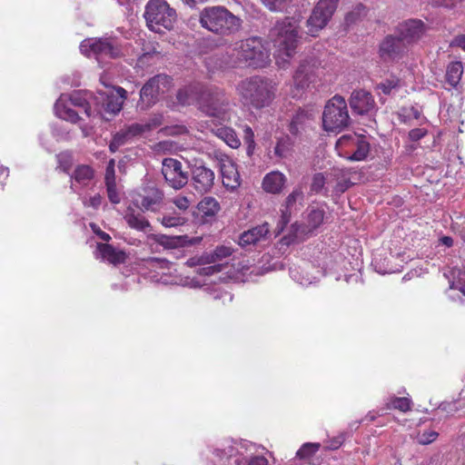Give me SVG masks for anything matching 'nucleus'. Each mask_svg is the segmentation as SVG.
Instances as JSON below:
<instances>
[{"instance_id": "nucleus-1", "label": "nucleus", "mask_w": 465, "mask_h": 465, "mask_svg": "<svg viewBox=\"0 0 465 465\" xmlns=\"http://www.w3.org/2000/svg\"><path fill=\"white\" fill-rule=\"evenodd\" d=\"M236 93L243 105L261 110L269 107L275 99L277 84L270 78L254 75L240 81Z\"/></svg>"}, {"instance_id": "nucleus-2", "label": "nucleus", "mask_w": 465, "mask_h": 465, "mask_svg": "<svg viewBox=\"0 0 465 465\" xmlns=\"http://www.w3.org/2000/svg\"><path fill=\"white\" fill-rule=\"evenodd\" d=\"M201 26L220 36H232L242 28V20L223 5L204 7L199 15Z\"/></svg>"}, {"instance_id": "nucleus-3", "label": "nucleus", "mask_w": 465, "mask_h": 465, "mask_svg": "<svg viewBox=\"0 0 465 465\" xmlns=\"http://www.w3.org/2000/svg\"><path fill=\"white\" fill-rule=\"evenodd\" d=\"M269 57L262 38L257 36L236 43L230 53L231 63L235 67L262 68L268 64Z\"/></svg>"}, {"instance_id": "nucleus-4", "label": "nucleus", "mask_w": 465, "mask_h": 465, "mask_svg": "<svg viewBox=\"0 0 465 465\" xmlns=\"http://www.w3.org/2000/svg\"><path fill=\"white\" fill-rule=\"evenodd\" d=\"M299 21L294 17H284L277 21L270 30V38L279 55L292 56L299 42Z\"/></svg>"}, {"instance_id": "nucleus-5", "label": "nucleus", "mask_w": 465, "mask_h": 465, "mask_svg": "<svg viewBox=\"0 0 465 465\" xmlns=\"http://www.w3.org/2000/svg\"><path fill=\"white\" fill-rule=\"evenodd\" d=\"M197 106L209 117L223 122L229 120V100L224 91L217 86L203 84Z\"/></svg>"}, {"instance_id": "nucleus-6", "label": "nucleus", "mask_w": 465, "mask_h": 465, "mask_svg": "<svg viewBox=\"0 0 465 465\" xmlns=\"http://www.w3.org/2000/svg\"><path fill=\"white\" fill-rule=\"evenodd\" d=\"M148 27L156 33L163 29L171 30L176 20V12L165 0H150L144 12Z\"/></svg>"}, {"instance_id": "nucleus-7", "label": "nucleus", "mask_w": 465, "mask_h": 465, "mask_svg": "<svg viewBox=\"0 0 465 465\" xmlns=\"http://www.w3.org/2000/svg\"><path fill=\"white\" fill-rule=\"evenodd\" d=\"M350 116L345 99L334 95L328 101L322 114V125L328 132H341L349 125Z\"/></svg>"}, {"instance_id": "nucleus-8", "label": "nucleus", "mask_w": 465, "mask_h": 465, "mask_svg": "<svg viewBox=\"0 0 465 465\" xmlns=\"http://www.w3.org/2000/svg\"><path fill=\"white\" fill-rule=\"evenodd\" d=\"M80 50L84 55L94 56L98 62L104 58L115 59L124 54L113 38H88L80 45Z\"/></svg>"}, {"instance_id": "nucleus-9", "label": "nucleus", "mask_w": 465, "mask_h": 465, "mask_svg": "<svg viewBox=\"0 0 465 465\" xmlns=\"http://www.w3.org/2000/svg\"><path fill=\"white\" fill-rule=\"evenodd\" d=\"M172 77L165 74H159L151 77L140 91L139 105L142 109H148L158 101L160 93H163L172 85Z\"/></svg>"}, {"instance_id": "nucleus-10", "label": "nucleus", "mask_w": 465, "mask_h": 465, "mask_svg": "<svg viewBox=\"0 0 465 465\" xmlns=\"http://www.w3.org/2000/svg\"><path fill=\"white\" fill-rule=\"evenodd\" d=\"M336 8L335 0H320L307 20L308 34L315 36L327 25Z\"/></svg>"}, {"instance_id": "nucleus-11", "label": "nucleus", "mask_w": 465, "mask_h": 465, "mask_svg": "<svg viewBox=\"0 0 465 465\" xmlns=\"http://www.w3.org/2000/svg\"><path fill=\"white\" fill-rule=\"evenodd\" d=\"M409 49L407 44L395 33L381 42L379 55L383 62H398L408 54Z\"/></svg>"}, {"instance_id": "nucleus-12", "label": "nucleus", "mask_w": 465, "mask_h": 465, "mask_svg": "<svg viewBox=\"0 0 465 465\" xmlns=\"http://www.w3.org/2000/svg\"><path fill=\"white\" fill-rule=\"evenodd\" d=\"M162 173L165 183L174 190L182 189L189 180L188 173L182 169V163L173 158H164L163 160Z\"/></svg>"}, {"instance_id": "nucleus-13", "label": "nucleus", "mask_w": 465, "mask_h": 465, "mask_svg": "<svg viewBox=\"0 0 465 465\" xmlns=\"http://www.w3.org/2000/svg\"><path fill=\"white\" fill-rule=\"evenodd\" d=\"M316 64L312 59L302 61L293 75V96H300L315 81Z\"/></svg>"}, {"instance_id": "nucleus-14", "label": "nucleus", "mask_w": 465, "mask_h": 465, "mask_svg": "<svg viewBox=\"0 0 465 465\" xmlns=\"http://www.w3.org/2000/svg\"><path fill=\"white\" fill-rule=\"evenodd\" d=\"M164 193L155 186L143 188L142 193L133 198V203L142 212H157L163 203Z\"/></svg>"}, {"instance_id": "nucleus-15", "label": "nucleus", "mask_w": 465, "mask_h": 465, "mask_svg": "<svg viewBox=\"0 0 465 465\" xmlns=\"http://www.w3.org/2000/svg\"><path fill=\"white\" fill-rule=\"evenodd\" d=\"M337 143L341 146L355 148L351 154L346 156L350 161H363L370 152V143L365 136L357 134L342 135Z\"/></svg>"}, {"instance_id": "nucleus-16", "label": "nucleus", "mask_w": 465, "mask_h": 465, "mask_svg": "<svg viewBox=\"0 0 465 465\" xmlns=\"http://www.w3.org/2000/svg\"><path fill=\"white\" fill-rule=\"evenodd\" d=\"M214 172L204 165H195L192 169L191 183L199 194L211 192L214 185Z\"/></svg>"}, {"instance_id": "nucleus-17", "label": "nucleus", "mask_w": 465, "mask_h": 465, "mask_svg": "<svg viewBox=\"0 0 465 465\" xmlns=\"http://www.w3.org/2000/svg\"><path fill=\"white\" fill-rule=\"evenodd\" d=\"M426 30V25L421 20L411 19L400 24L395 33L410 47L425 35Z\"/></svg>"}, {"instance_id": "nucleus-18", "label": "nucleus", "mask_w": 465, "mask_h": 465, "mask_svg": "<svg viewBox=\"0 0 465 465\" xmlns=\"http://www.w3.org/2000/svg\"><path fill=\"white\" fill-rule=\"evenodd\" d=\"M211 462L213 465H241L242 454L232 442L213 448Z\"/></svg>"}, {"instance_id": "nucleus-19", "label": "nucleus", "mask_w": 465, "mask_h": 465, "mask_svg": "<svg viewBox=\"0 0 465 465\" xmlns=\"http://www.w3.org/2000/svg\"><path fill=\"white\" fill-rule=\"evenodd\" d=\"M304 193L301 187L294 188L292 192L286 197L284 204L281 209V218L278 223L280 231L290 223L292 214L298 212L302 206Z\"/></svg>"}, {"instance_id": "nucleus-20", "label": "nucleus", "mask_w": 465, "mask_h": 465, "mask_svg": "<svg viewBox=\"0 0 465 465\" xmlns=\"http://www.w3.org/2000/svg\"><path fill=\"white\" fill-rule=\"evenodd\" d=\"M351 110L358 114H366L375 107V101L370 92L354 90L349 100Z\"/></svg>"}, {"instance_id": "nucleus-21", "label": "nucleus", "mask_w": 465, "mask_h": 465, "mask_svg": "<svg viewBox=\"0 0 465 465\" xmlns=\"http://www.w3.org/2000/svg\"><path fill=\"white\" fill-rule=\"evenodd\" d=\"M223 183L225 187L234 190L241 185V176L236 164L231 160H223L221 163Z\"/></svg>"}, {"instance_id": "nucleus-22", "label": "nucleus", "mask_w": 465, "mask_h": 465, "mask_svg": "<svg viewBox=\"0 0 465 465\" xmlns=\"http://www.w3.org/2000/svg\"><path fill=\"white\" fill-rule=\"evenodd\" d=\"M269 225L267 223L253 227L246 232H243L239 237V245L247 248L255 245L260 241L265 239L269 234Z\"/></svg>"}, {"instance_id": "nucleus-23", "label": "nucleus", "mask_w": 465, "mask_h": 465, "mask_svg": "<svg viewBox=\"0 0 465 465\" xmlns=\"http://www.w3.org/2000/svg\"><path fill=\"white\" fill-rule=\"evenodd\" d=\"M152 239L164 249H177L189 244L192 241L187 235L170 236L163 233L153 234Z\"/></svg>"}, {"instance_id": "nucleus-24", "label": "nucleus", "mask_w": 465, "mask_h": 465, "mask_svg": "<svg viewBox=\"0 0 465 465\" xmlns=\"http://www.w3.org/2000/svg\"><path fill=\"white\" fill-rule=\"evenodd\" d=\"M97 250L103 260L114 265L125 262L127 258L124 251L118 250L109 243H97Z\"/></svg>"}, {"instance_id": "nucleus-25", "label": "nucleus", "mask_w": 465, "mask_h": 465, "mask_svg": "<svg viewBox=\"0 0 465 465\" xmlns=\"http://www.w3.org/2000/svg\"><path fill=\"white\" fill-rule=\"evenodd\" d=\"M115 94L112 93L107 94L106 100L104 104L105 112L114 115L118 114L122 108L124 100L126 99L127 92L123 87H116Z\"/></svg>"}, {"instance_id": "nucleus-26", "label": "nucleus", "mask_w": 465, "mask_h": 465, "mask_svg": "<svg viewBox=\"0 0 465 465\" xmlns=\"http://www.w3.org/2000/svg\"><path fill=\"white\" fill-rule=\"evenodd\" d=\"M202 84H194L178 90L176 100L182 105H190L193 103H198L200 93L203 89Z\"/></svg>"}, {"instance_id": "nucleus-27", "label": "nucleus", "mask_w": 465, "mask_h": 465, "mask_svg": "<svg viewBox=\"0 0 465 465\" xmlns=\"http://www.w3.org/2000/svg\"><path fill=\"white\" fill-rule=\"evenodd\" d=\"M286 183V177L280 172H271L267 173L262 181V188L270 193H279L282 192Z\"/></svg>"}, {"instance_id": "nucleus-28", "label": "nucleus", "mask_w": 465, "mask_h": 465, "mask_svg": "<svg viewBox=\"0 0 465 465\" xmlns=\"http://www.w3.org/2000/svg\"><path fill=\"white\" fill-rule=\"evenodd\" d=\"M54 111L59 118L69 121L73 124H75L80 120L78 113L73 109V106L67 104L65 94H62L56 101L54 104Z\"/></svg>"}, {"instance_id": "nucleus-29", "label": "nucleus", "mask_w": 465, "mask_h": 465, "mask_svg": "<svg viewBox=\"0 0 465 465\" xmlns=\"http://www.w3.org/2000/svg\"><path fill=\"white\" fill-rule=\"evenodd\" d=\"M212 133L226 143L232 148H238L241 145L235 131L225 125H218L212 129Z\"/></svg>"}, {"instance_id": "nucleus-30", "label": "nucleus", "mask_w": 465, "mask_h": 465, "mask_svg": "<svg viewBox=\"0 0 465 465\" xmlns=\"http://www.w3.org/2000/svg\"><path fill=\"white\" fill-rule=\"evenodd\" d=\"M94 175L95 171L92 166L78 164L71 174V180L83 186H86L94 178Z\"/></svg>"}, {"instance_id": "nucleus-31", "label": "nucleus", "mask_w": 465, "mask_h": 465, "mask_svg": "<svg viewBox=\"0 0 465 465\" xmlns=\"http://www.w3.org/2000/svg\"><path fill=\"white\" fill-rule=\"evenodd\" d=\"M463 74V64L460 61L451 62L446 68L445 79L451 87H457Z\"/></svg>"}, {"instance_id": "nucleus-32", "label": "nucleus", "mask_w": 465, "mask_h": 465, "mask_svg": "<svg viewBox=\"0 0 465 465\" xmlns=\"http://www.w3.org/2000/svg\"><path fill=\"white\" fill-rule=\"evenodd\" d=\"M326 204L310 206L308 209L307 223L311 229L319 228L324 221Z\"/></svg>"}, {"instance_id": "nucleus-33", "label": "nucleus", "mask_w": 465, "mask_h": 465, "mask_svg": "<svg viewBox=\"0 0 465 465\" xmlns=\"http://www.w3.org/2000/svg\"><path fill=\"white\" fill-rule=\"evenodd\" d=\"M124 219L131 228L138 231H145L150 227V223L141 213H136L134 210L129 208Z\"/></svg>"}, {"instance_id": "nucleus-34", "label": "nucleus", "mask_w": 465, "mask_h": 465, "mask_svg": "<svg viewBox=\"0 0 465 465\" xmlns=\"http://www.w3.org/2000/svg\"><path fill=\"white\" fill-rule=\"evenodd\" d=\"M293 144V139L287 134L278 137L274 147V154L279 158H286L291 154Z\"/></svg>"}, {"instance_id": "nucleus-35", "label": "nucleus", "mask_w": 465, "mask_h": 465, "mask_svg": "<svg viewBox=\"0 0 465 465\" xmlns=\"http://www.w3.org/2000/svg\"><path fill=\"white\" fill-rule=\"evenodd\" d=\"M198 209L204 216L213 217L219 212L220 205L213 197H204L198 203Z\"/></svg>"}, {"instance_id": "nucleus-36", "label": "nucleus", "mask_w": 465, "mask_h": 465, "mask_svg": "<svg viewBox=\"0 0 465 465\" xmlns=\"http://www.w3.org/2000/svg\"><path fill=\"white\" fill-rule=\"evenodd\" d=\"M66 103L71 106L82 108L87 116L91 115L89 103L81 93L74 92L70 95H66Z\"/></svg>"}, {"instance_id": "nucleus-37", "label": "nucleus", "mask_w": 465, "mask_h": 465, "mask_svg": "<svg viewBox=\"0 0 465 465\" xmlns=\"http://www.w3.org/2000/svg\"><path fill=\"white\" fill-rule=\"evenodd\" d=\"M232 253V251L230 247L227 246H218L213 251V253L208 254L206 256H203L200 259V262L202 263H212L215 262L217 261H220L223 258L231 256Z\"/></svg>"}, {"instance_id": "nucleus-38", "label": "nucleus", "mask_w": 465, "mask_h": 465, "mask_svg": "<svg viewBox=\"0 0 465 465\" xmlns=\"http://www.w3.org/2000/svg\"><path fill=\"white\" fill-rule=\"evenodd\" d=\"M321 444L316 442H306L296 452V458L309 460L320 450Z\"/></svg>"}, {"instance_id": "nucleus-39", "label": "nucleus", "mask_w": 465, "mask_h": 465, "mask_svg": "<svg viewBox=\"0 0 465 465\" xmlns=\"http://www.w3.org/2000/svg\"><path fill=\"white\" fill-rule=\"evenodd\" d=\"M158 221L167 228L183 225L186 223V219L179 214H165Z\"/></svg>"}, {"instance_id": "nucleus-40", "label": "nucleus", "mask_w": 465, "mask_h": 465, "mask_svg": "<svg viewBox=\"0 0 465 465\" xmlns=\"http://www.w3.org/2000/svg\"><path fill=\"white\" fill-rule=\"evenodd\" d=\"M411 401L407 397H392L389 402V408L406 412L411 410Z\"/></svg>"}, {"instance_id": "nucleus-41", "label": "nucleus", "mask_w": 465, "mask_h": 465, "mask_svg": "<svg viewBox=\"0 0 465 465\" xmlns=\"http://www.w3.org/2000/svg\"><path fill=\"white\" fill-rule=\"evenodd\" d=\"M58 162L57 169H60L65 173H69V171L73 165V156L68 152H62L56 155Z\"/></svg>"}, {"instance_id": "nucleus-42", "label": "nucleus", "mask_w": 465, "mask_h": 465, "mask_svg": "<svg viewBox=\"0 0 465 465\" xmlns=\"http://www.w3.org/2000/svg\"><path fill=\"white\" fill-rule=\"evenodd\" d=\"M400 79L397 77H391L386 79L377 85V88L381 90L384 94H391L392 90L399 88Z\"/></svg>"}, {"instance_id": "nucleus-43", "label": "nucleus", "mask_w": 465, "mask_h": 465, "mask_svg": "<svg viewBox=\"0 0 465 465\" xmlns=\"http://www.w3.org/2000/svg\"><path fill=\"white\" fill-rule=\"evenodd\" d=\"M325 184V177L322 173H315L312 177V184H311V191L318 193H320Z\"/></svg>"}, {"instance_id": "nucleus-44", "label": "nucleus", "mask_w": 465, "mask_h": 465, "mask_svg": "<svg viewBox=\"0 0 465 465\" xmlns=\"http://www.w3.org/2000/svg\"><path fill=\"white\" fill-rule=\"evenodd\" d=\"M163 123V114H153L152 117H150L145 123L144 126L146 128L147 133L151 132L152 130L161 126Z\"/></svg>"}, {"instance_id": "nucleus-45", "label": "nucleus", "mask_w": 465, "mask_h": 465, "mask_svg": "<svg viewBox=\"0 0 465 465\" xmlns=\"http://www.w3.org/2000/svg\"><path fill=\"white\" fill-rule=\"evenodd\" d=\"M125 129L131 138L147 133L144 123H134L127 126Z\"/></svg>"}, {"instance_id": "nucleus-46", "label": "nucleus", "mask_w": 465, "mask_h": 465, "mask_svg": "<svg viewBox=\"0 0 465 465\" xmlns=\"http://www.w3.org/2000/svg\"><path fill=\"white\" fill-rule=\"evenodd\" d=\"M439 434L434 430H425L419 435L418 440L420 444L427 445L433 442Z\"/></svg>"}, {"instance_id": "nucleus-47", "label": "nucleus", "mask_w": 465, "mask_h": 465, "mask_svg": "<svg viewBox=\"0 0 465 465\" xmlns=\"http://www.w3.org/2000/svg\"><path fill=\"white\" fill-rule=\"evenodd\" d=\"M105 186L109 201L114 204L119 203L121 202V197L117 192L116 183L107 184Z\"/></svg>"}, {"instance_id": "nucleus-48", "label": "nucleus", "mask_w": 465, "mask_h": 465, "mask_svg": "<svg viewBox=\"0 0 465 465\" xmlns=\"http://www.w3.org/2000/svg\"><path fill=\"white\" fill-rule=\"evenodd\" d=\"M210 297L214 301L223 300V302H230L232 300V295L230 292L222 290H214L210 294Z\"/></svg>"}, {"instance_id": "nucleus-49", "label": "nucleus", "mask_w": 465, "mask_h": 465, "mask_svg": "<svg viewBox=\"0 0 465 465\" xmlns=\"http://www.w3.org/2000/svg\"><path fill=\"white\" fill-rule=\"evenodd\" d=\"M241 465H268V460L263 456H254L247 460L242 455Z\"/></svg>"}, {"instance_id": "nucleus-50", "label": "nucleus", "mask_w": 465, "mask_h": 465, "mask_svg": "<svg viewBox=\"0 0 465 465\" xmlns=\"http://www.w3.org/2000/svg\"><path fill=\"white\" fill-rule=\"evenodd\" d=\"M159 58L160 57V52L156 51L155 48H153L152 50L144 52L140 57H139V63L142 64H150L151 60L153 58Z\"/></svg>"}, {"instance_id": "nucleus-51", "label": "nucleus", "mask_w": 465, "mask_h": 465, "mask_svg": "<svg viewBox=\"0 0 465 465\" xmlns=\"http://www.w3.org/2000/svg\"><path fill=\"white\" fill-rule=\"evenodd\" d=\"M146 263L149 266L159 267L162 269L168 268L169 262L166 259L158 258V257H150L145 260Z\"/></svg>"}, {"instance_id": "nucleus-52", "label": "nucleus", "mask_w": 465, "mask_h": 465, "mask_svg": "<svg viewBox=\"0 0 465 465\" xmlns=\"http://www.w3.org/2000/svg\"><path fill=\"white\" fill-rule=\"evenodd\" d=\"M222 269V264L209 265L206 267L200 268L198 273L201 275H213L214 273L220 272Z\"/></svg>"}, {"instance_id": "nucleus-53", "label": "nucleus", "mask_w": 465, "mask_h": 465, "mask_svg": "<svg viewBox=\"0 0 465 465\" xmlns=\"http://www.w3.org/2000/svg\"><path fill=\"white\" fill-rule=\"evenodd\" d=\"M309 119V114L304 110H298L297 113L293 115L292 121L300 124V126H304L306 121Z\"/></svg>"}, {"instance_id": "nucleus-54", "label": "nucleus", "mask_w": 465, "mask_h": 465, "mask_svg": "<svg viewBox=\"0 0 465 465\" xmlns=\"http://www.w3.org/2000/svg\"><path fill=\"white\" fill-rule=\"evenodd\" d=\"M173 203L179 210L185 211L189 208L191 201L185 196H177L173 198Z\"/></svg>"}, {"instance_id": "nucleus-55", "label": "nucleus", "mask_w": 465, "mask_h": 465, "mask_svg": "<svg viewBox=\"0 0 465 465\" xmlns=\"http://www.w3.org/2000/svg\"><path fill=\"white\" fill-rule=\"evenodd\" d=\"M428 134L425 128H414L409 132V138L413 142H417Z\"/></svg>"}, {"instance_id": "nucleus-56", "label": "nucleus", "mask_w": 465, "mask_h": 465, "mask_svg": "<svg viewBox=\"0 0 465 465\" xmlns=\"http://www.w3.org/2000/svg\"><path fill=\"white\" fill-rule=\"evenodd\" d=\"M102 196L99 193L92 196L89 200H84V205L88 207H93L94 209H98L102 203Z\"/></svg>"}, {"instance_id": "nucleus-57", "label": "nucleus", "mask_w": 465, "mask_h": 465, "mask_svg": "<svg viewBox=\"0 0 465 465\" xmlns=\"http://www.w3.org/2000/svg\"><path fill=\"white\" fill-rule=\"evenodd\" d=\"M114 140H115L118 144L121 146L124 145L128 140L131 139L130 135L128 134L126 129L121 130L120 132L116 133L113 136Z\"/></svg>"}, {"instance_id": "nucleus-58", "label": "nucleus", "mask_w": 465, "mask_h": 465, "mask_svg": "<svg viewBox=\"0 0 465 465\" xmlns=\"http://www.w3.org/2000/svg\"><path fill=\"white\" fill-rule=\"evenodd\" d=\"M90 227L92 228L93 232L103 241L108 242L110 240H111V236L102 231L98 225H96L95 223H90Z\"/></svg>"}, {"instance_id": "nucleus-59", "label": "nucleus", "mask_w": 465, "mask_h": 465, "mask_svg": "<svg viewBox=\"0 0 465 465\" xmlns=\"http://www.w3.org/2000/svg\"><path fill=\"white\" fill-rule=\"evenodd\" d=\"M262 3L272 11H277L282 8V5L287 0H262Z\"/></svg>"}, {"instance_id": "nucleus-60", "label": "nucleus", "mask_w": 465, "mask_h": 465, "mask_svg": "<svg viewBox=\"0 0 465 465\" xmlns=\"http://www.w3.org/2000/svg\"><path fill=\"white\" fill-rule=\"evenodd\" d=\"M162 131L167 134H182L186 132V127L183 125H176L173 127H166Z\"/></svg>"}, {"instance_id": "nucleus-61", "label": "nucleus", "mask_w": 465, "mask_h": 465, "mask_svg": "<svg viewBox=\"0 0 465 465\" xmlns=\"http://www.w3.org/2000/svg\"><path fill=\"white\" fill-rule=\"evenodd\" d=\"M244 133V140L248 143L249 148L254 143V134L252 128L248 125H245L243 128Z\"/></svg>"}, {"instance_id": "nucleus-62", "label": "nucleus", "mask_w": 465, "mask_h": 465, "mask_svg": "<svg viewBox=\"0 0 465 465\" xmlns=\"http://www.w3.org/2000/svg\"><path fill=\"white\" fill-rule=\"evenodd\" d=\"M104 183H105V185L116 183L114 170H108V169L105 170Z\"/></svg>"}, {"instance_id": "nucleus-63", "label": "nucleus", "mask_w": 465, "mask_h": 465, "mask_svg": "<svg viewBox=\"0 0 465 465\" xmlns=\"http://www.w3.org/2000/svg\"><path fill=\"white\" fill-rule=\"evenodd\" d=\"M303 127L302 126H300V124H297L296 123L291 121L290 124H289V132L294 135V136H297L300 132H301V129H302Z\"/></svg>"}, {"instance_id": "nucleus-64", "label": "nucleus", "mask_w": 465, "mask_h": 465, "mask_svg": "<svg viewBox=\"0 0 465 465\" xmlns=\"http://www.w3.org/2000/svg\"><path fill=\"white\" fill-rule=\"evenodd\" d=\"M455 43L458 46L464 47L465 46V35H458L455 38Z\"/></svg>"}]
</instances>
